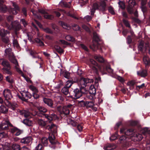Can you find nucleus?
<instances>
[{"mask_svg": "<svg viewBox=\"0 0 150 150\" xmlns=\"http://www.w3.org/2000/svg\"><path fill=\"white\" fill-rule=\"evenodd\" d=\"M94 58L99 62H105L104 65L103 67H101L98 66L97 63L94 60L92 59H90L89 66L94 72L97 73V68L96 67H97L103 74H106V71H108L110 73H112L113 72V70L109 66L107 65V64L105 62V60L102 57L99 55H96L94 56Z\"/></svg>", "mask_w": 150, "mask_h": 150, "instance_id": "obj_1", "label": "nucleus"}, {"mask_svg": "<svg viewBox=\"0 0 150 150\" xmlns=\"http://www.w3.org/2000/svg\"><path fill=\"white\" fill-rule=\"evenodd\" d=\"M37 108L39 111L40 113L37 112H35L34 113H33V112L31 113L28 111L25 110L20 111V113L21 115H23L25 117L30 116L31 115H37L38 116L41 117L43 116L44 115L45 116V115H47L44 114V113L46 112L47 111L46 108L40 106H37Z\"/></svg>", "mask_w": 150, "mask_h": 150, "instance_id": "obj_2", "label": "nucleus"}, {"mask_svg": "<svg viewBox=\"0 0 150 150\" xmlns=\"http://www.w3.org/2000/svg\"><path fill=\"white\" fill-rule=\"evenodd\" d=\"M6 55H7L9 60L15 65V67L17 72L21 73L22 71L20 69L18 62L14 56L13 53L11 51L10 48H7L5 50Z\"/></svg>", "mask_w": 150, "mask_h": 150, "instance_id": "obj_3", "label": "nucleus"}, {"mask_svg": "<svg viewBox=\"0 0 150 150\" xmlns=\"http://www.w3.org/2000/svg\"><path fill=\"white\" fill-rule=\"evenodd\" d=\"M45 117L47 118L48 120L45 121L41 119H39L38 120V123L39 125L41 127H44L45 126L47 127L49 122H50V121L52 120H55L57 119V117L54 114H52L49 116L48 115H45Z\"/></svg>", "mask_w": 150, "mask_h": 150, "instance_id": "obj_4", "label": "nucleus"}, {"mask_svg": "<svg viewBox=\"0 0 150 150\" xmlns=\"http://www.w3.org/2000/svg\"><path fill=\"white\" fill-rule=\"evenodd\" d=\"M133 130L132 129H129L127 130L124 128H123L120 129V132L121 133H124L125 135L127 136L131 135L130 137L134 136L138 139L139 140H142L143 137V136L142 135L139 134H135L133 135Z\"/></svg>", "mask_w": 150, "mask_h": 150, "instance_id": "obj_5", "label": "nucleus"}, {"mask_svg": "<svg viewBox=\"0 0 150 150\" xmlns=\"http://www.w3.org/2000/svg\"><path fill=\"white\" fill-rule=\"evenodd\" d=\"M106 4L105 1H101L100 3V6H99L97 3H94L93 4L92 7L91 12V15H93L96 9H99L102 11L105 10Z\"/></svg>", "mask_w": 150, "mask_h": 150, "instance_id": "obj_6", "label": "nucleus"}, {"mask_svg": "<svg viewBox=\"0 0 150 150\" xmlns=\"http://www.w3.org/2000/svg\"><path fill=\"white\" fill-rule=\"evenodd\" d=\"M92 79H89L87 78H82L80 79L79 82V85L80 88H83L85 87L89 83L93 82Z\"/></svg>", "mask_w": 150, "mask_h": 150, "instance_id": "obj_7", "label": "nucleus"}, {"mask_svg": "<svg viewBox=\"0 0 150 150\" xmlns=\"http://www.w3.org/2000/svg\"><path fill=\"white\" fill-rule=\"evenodd\" d=\"M1 64L4 67L2 68L4 71L10 75H12V72L10 70L11 67L8 62L6 60H4L2 62Z\"/></svg>", "mask_w": 150, "mask_h": 150, "instance_id": "obj_8", "label": "nucleus"}, {"mask_svg": "<svg viewBox=\"0 0 150 150\" xmlns=\"http://www.w3.org/2000/svg\"><path fill=\"white\" fill-rule=\"evenodd\" d=\"M11 26H9L8 24L6 23V26L9 30H12L13 28H14L18 30L21 28V25L19 22L17 21L11 23Z\"/></svg>", "mask_w": 150, "mask_h": 150, "instance_id": "obj_9", "label": "nucleus"}, {"mask_svg": "<svg viewBox=\"0 0 150 150\" xmlns=\"http://www.w3.org/2000/svg\"><path fill=\"white\" fill-rule=\"evenodd\" d=\"M12 4L14 8H9L8 9L9 11L11 13L16 15L17 14L18 11L19 10V8L17 4L14 2H13Z\"/></svg>", "mask_w": 150, "mask_h": 150, "instance_id": "obj_10", "label": "nucleus"}, {"mask_svg": "<svg viewBox=\"0 0 150 150\" xmlns=\"http://www.w3.org/2000/svg\"><path fill=\"white\" fill-rule=\"evenodd\" d=\"M12 126V125L8 120L3 121L0 125V129L2 130H6L8 129V126Z\"/></svg>", "mask_w": 150, "mask_h": 150, "instance_id": "obj_11", "label": "nucleus"}, {"mask_svg": "<svg viewBox=\"0 0 150 150\" xmlns=\"http://www.w3.org/2000/svg\"><path fill=\"white\" fill-rule=\"evenodd\" d=\"M81 89L76 88L74 90L73 95L75 99H78L82 96V92Z\"/></svg>", "mask_w": 150, "mask_h": 150, "instance_id": "obj_12", "label": "nucleus"}, {"mask_svg": "<svg viewBox=\"0 0 150 150\" xmlns=\"http://www.w3.org/2000/svg\"><path fill=\"white\" fill-rule=\"evenodd\" d=\"M3 94L6 99H10L12 98L11 92L8 89H6L4 91Z\"/></svg>", "mask_w": 150, "mask_h": 150, "instance_id": "obj_13", "label": "nucleus"}, {"mask_svg": "<svg viewBox=\"0 0 150 150\" xmlns=\"http://www.w3.org/2000/svg\"><path fill=\"white\" fill-rule=\"evenodd\" d=\"M140 132L142 134L145 138L150 136V129L149 130L147 128L145 127L142 129Z\"/></svg>", "mask_w": 150, "mask_h": 150, "instance_id": "obj_14", "label": "nucleus"}, {"mask_svg": "<svg viewBox=\"0 0 150 150\" xmlns=\"http://www.w3.org/2000/svg\"><path fill=\"white\" fill-rule=\"evenodd\" d=\"M46 128L49 131H51L52 132H53L54 133L56 132L55 130L57 129V127L54 124L50 123L49 124L48 123Z\"/></svg>", "mask_w": 150, "mask_h": 150, "instance_id": "obj_15", "label": "nucleus"}, {"mask_svg": "<svg viewBox=\"0 0 150 150\" xmlns=\"http://www.w3.org/2000/svg\"><path fill=\"white\" fill-rule=\"evenodd\" d=\"M32 138L31 137H28L23 138L21 141V142L24 144H28L31 142Z\"/></svg>", "mask_w": 150, "mask_h": 150, "instance_id": "obj_16", "label": "nucleus"}, {"mask_svg": "<svg viewBox=\"0 0 150 150\" xmlns=\"http://www.w3.org/2000/svg\"><path fill=\"white\" fill-rule=\"evenodd\" d=\"M23 99H22L23 100H27L30 98L31 97V94L29 92H26L23 93L22 94Z\"/></svg>", "mask_w": 150, "mask_h": 150, "instance_id": "obj_17", "label": "nucleus"}, {"mask_svg": "<svg viewBox=\"0 0 150 150\" xmlns=\"http://www.w3.org/2000/svg\"><path fill=\"white\" fill-rule=\"evenodd\" d=\"M43 100L44 103L50 107H52L53 105V102L51 99L47 98H44Z\"/></svg>", "mask_w": 150, "mask_h": 150, "instance_id": "obj_18", "label": "nucleus"}, {"mask_svg": "<svg viewBox=\"0 0 150 150\" xmlns=\"http://www.w3.org/2000/svg\"><path fill=\"white\" fill-rule=\"evenodd\" d=\"M71 3V2H69V3H67L66 2L63 1H62L59 3V6L62 7L69 8L70 7Z\"/></svg>", "mask_w": 150, "mask_h": 150, "instance_id": "obj_19", "label": "nucleus"}, {"mask_svg": "<svg viewBox=\"0 0 150 150\" xmlns=\"http://www.w3.org/2000/svg\"><path fill=\"white\" fill-rule=\"evenodd\" d=\"M89 93L92 95H95L96 92V89L93 85H91L89 90Z\"/></svg>", "mask_w": 150, "mask_h": 150, "instance_id": "obj_20", "label": "nucleus"}, {"mask_svg": "<svg viewBox=\"0 0 150 150\" xmlns=\"http://www.w3.org/2000/svg\"><path fill=\"white\" fill-rule=\"evenodd\" d=\"M23 122L27 126H31L33 125V122L31 120L29 119H25L23 121Z\"/></svg>", "mask_w": 150, "mask_h": 150, "instance_id": "obj_21", "label": "nucleus"}, {"mask_svg": "<svg viewBox=\"0 0 150 150\" xmlns=\"http://www.w3.org/2000/svg\"><path fill=\"white\" fill-rule=\"evenodd\" d=\"M93 39L96 42H98L101 40L100 38L96 32L93 33Z\"/></svg>", "mask_w": 150, "mask_h": 150, "instance_id": "obj_22", "label": "nucleus"}, {"mask_svg": "<svg viewBox=\"0 0 150 150\" xmlns=\"http://www.w3.org/2000/svg\"><path fill=\"white\" fill-rule=\"evenodd\" d=\"M115 147L113 146L112 145L108 144L104 146V149L105 150H112Z\"/></svg>", "mask_w": 150, "mask_h": 150, "instance_id": "obj_23", "label": "nucleus"}, {"mask_svg": "<svg viewBox=\"0 0 150 150\" xmlns=\"http://www.w3.org/2000/svg\"><path fill=\"white\" fill-rule=\"evenodd\" d=\"M59 23L64 28L67 30H69L70 29V26L66 23L62 21L59 22Z\"/></svg>", "mask_w": 150, "mask_h": 150, "instance_id": "obj_24", "label": "nucleus"}, {"mask_svg": "<svg viewBox=\"0 0 150 150\" xmlns=\"http://www.w3.org/2000/svg\"><path fill=\"white\" fill-rule=\"evenodd\" d=\"M18 106V105L16 103H10L9 104V108L13 110H16V108Z\"/></svg>", "mask_w": 150, "mask_h": 150, "instance_id": "obj_25", "label": "nucleus"}, {"mask_svg": "<svg viewBox=\"0 0 150 150\" xmlns=\"http://www.w3.org/2000/svg\"><path fill=\"white\" fill-rule=\"evenodd\" d=\"M8 108H6L5 106L1 105L0 106V112L3 113H5L7 112Z\"/></svg>", "mask_w": 150, "mask_h": 150, "instance_id": "obj_26", "label": "nucleus"}, {"mask_svg": "<svg viewBox=\"0 0 150 150\" xmlns=\"http://www.w3.org/2000/svg\"><path fill=\"white\" fill-rule=\"evenodd\" d=\"M12 148L13 150H21L20 145L16 143L12 145Z\"/></svg>", "mask_w": 150, "mask_h": 150, "instance_id": "obj_27", "label": "nucleus"}, {"mask_svg": "<svg viewBox=\"0 0 150 150\" xmlns=\"http://www.w3.org/2000/svg\"><path fill=\"white\" fill-rule=\"evenodd\" d=\"M56 43L57 44H58L59 45H69V44L63 40H60L58 41H57Z\"/></svg>", "mask_w": 150, "mask_h": 150, "instance_id": "obj_28", "label": "nucleus"}, {"mask_svg": "<svg viewBox=\"0 0 150 150\" xmlns=\"http://www.w3.org/2000/svg\"><path fill=\"white\" fill-rule=\"evenodd\" d=\"M3 2V0H0V3ZM6 8L5 5L0 3V11L4 12L6 11Z\"/></svg>", "mask_w": 150, "mask_h": 150, "instance_id": "obj_29", "label": "nucleus"}, {"mask_svg": "<svg viewBox=\"0 0 150 150\" xmlns=\"http://www.w3.org/2000/svg\"><path fill=\"white\" fill-rule=\"evenodd\" d=\"M49 140L50 142L52 144H54L55 143L54 140L55 137L53 134H49Z\"/></svg>", "mask_w": 150, "mask_h": 150, "instance_id": "obj_30", "label": "nucleus"}, {"mask_svg": "<svg viewBox=\"0 0 150 150\" xmlns=\"http://www.w3.org/2000/svg\"><path fill=\"white\" fill-rule=\"evenodd\" d=\"M60 11H62V12L64 13H66L67 15L71 17L74 18L78 19V18L76 17V16H75L74 14H70L69 12H67L65 10H63L60 9Z\"/></svg>", "mask_w": 150, "mask_h": 150, "instance_id": "obj_31", "label": "nucleus"}, {"mask_svg": "<svg viewBox=\"0 0 150 150\" xmlns=\"http://www.w3.org/2000/svg\"><path fill=\"white\" fill-rule=\"evenodd\" d=\"M143 61L146 65H148L149 64L150 61L149 57L147 56H144L143 59Z\"/></svg>", "mask_w": 150, "mask_h": 150, "instance_id": "obj_32", "label": "nucleus"}, {"mask_svg": "<svg viewBox=\"0 0 150 150\" xmlns=\"http://www.w3.org/2000/svg\"><path fill=\"white\" fill-rule=\"evenodd\" d=\"M63 82L61 81H59L58 82L55 83L56 85L55 88H59L63 85Z\"/></svg>", "mask_w": 150, "mask_h": 150, "instance_id": "obj_33", "label": "nucleus"}, {"mask_svg": "<svg viewBox=\"0 0 150 150\" xmlns=\"http://www.w3.org/2000/svg\"><path fill=\"white\" fill-rule=\"evenodd\" d=\"M41 142L44 146H47L48 144L47 139L45 137L42 138L41 139Z\"/></svg>", "mask_w": 150, "mask_h": 150, "instance_id": "obj_34", "label": "nucleus"}, {"mask_svg": "<svg viewBox=\"0 0 150 150\" xmlns=\"http://www.w3.org/2000/svg\"><path fill=\"white\" fill-rule=\"evenodd\" d=\"M61 91L62 93L65 95H67L69 93L68 88L66 86H64L62 88Z\"/></svg>", "mask_w": 150, "mask_h": 150, "instance_id": "obj_35", "label": "nucleus"}, {"mask_svg": "<svg viewBox=\"0 0 150 150\" xmlns=\"http://www.w3.org/2000/svg\"><path fill=\"white\" fill-rule=\"evenodd\" d=\"M29 88L33 92V93H38V92L37 88L33 85H30L29 86Z\"/></svg>", "mask_w": 150, "mask_h": 150, "instance_id": "obj_36", "label": "nucleus"}, {"mask_svg": "<svg viewBox=\"0 0 150 150\" xmlns=\"http://www.w3.org/2000/svg\"><path fill=\"white\" fill-rule=\"evenodd\" d=\"M9 33L8 32L7 30H5L4 29H1L0 30V35L1 37H3L5 35Z\"/></svg>", "mask_w": 150, "mask_h": 150, "instance_id": "obj_37", "label": "nucleus"}, {"mask_svg": "<svg viewBox=\"0 0 150 150\" xmlns=\"http://www.w3.org/2000/svg\"><path fill=\"white\" fill-rule=\"evenodd\" d=\"M135 4V1L134 0H129L128 1V6L133 7Z\"/></svg>", "mask_w": 150, "mask_h": 150, "instance_id": "obj_38", "label": "nucleus"}, {"mask_svg": "<svg viewBox=\"0 0 150 150\" xmlns=\"http://www.w3.org/2000/svg\"><path fill=\"white\" fill-rule=\"evenodd\" d=\"M137 74L141 75L143 77H145L146 76V70H143L141 72L137 71Z\"/></svg>", "mask_w": 150, "mask_h": 150, "instance_id": "obj_39", "label": "nucleus"}, {"mask_svg": "<svg viewBox=\"0 0 150 150\" xmlns=\"http://www.w3.org/2000/svg\"><path fill=\"white\" fill-rule=\"evenodd\" d=\"M66 39L68 41H74V38L70 35H67L65 37Z\"/></svg>", "mask_w": 150, "mask_h": 150, "instance_id": "obj_40", "label": "nucleus"}, {"mask_svg": "<svg viewBox=\"0 0 150 150\" xmlns=\"http://www.w3.org/2000/svg\"><path fill=\"white\" fill-rule=\"evenodd\" d=\"M74 82L73 81L68 80L65 86L68 88H69Z\"/></svg>", "mask_w": 150, "mask_h": 150, "instance_id": "obj_41", "label": "nucleus"}, {"mask_svg": "<svg viewBox=\"0 0 150 150\" xmlns=\"http://www.w3.org/2000/svg\"><path fill=\"white\" fill-rule=\"evenodd\" d=\"M19 73L21 74L22 75V76H23V77L26 80V81L29 83H32V81L30 80V79L28 77H26L23 74L22 72V71L21 73H19Z\"/></svg>", "mask_w": 150, "mask_h": 150, "instance_id": "obj_42", "label": "nucleus"}, {"mask_svg": "<svg viewBox=\"0 0 150 150\" xmlns=\"http://www.w3.org/2000/svg\"><path fill=\"white\" fill-rule=\"evenodd\" d=\"M44 17L47 19H52L53 18V16L52 15H49L47 13L44 16Z\"/></svg>", "mask_w": 150, "mask_h": 150, "instance_id": "obj_43", "label": "nucleus"}, {"mask_svg": "<svg viewBox=\"0 0 150 150\" xmlns=\"http://www.w3.org/2000/svg\"><path fill=\"white\" fill-rule=\"evenodd\" d=\"M63 113L66 115H67L69 113V111L68 108L64 107L62 110Z\"/></svg>", "mask_w": 150, "mask_h": 150, "instance_id": "obj_44", "label": "nucleus"}, {"mask_svg": "<svg viewBox=\"0 0 150 150\" xmlns=\"http://www.w3.org/2000/svg\"><path fill=\"white\" fill-rule=\"evenodd\" d=\"M35 41L36 42L38 43V44L39 46H44V43H43L38 38H35Z\"/></svg>", "mask_w": 150, "mask_h": 150, "instance_id": "obj_45", "label": "nucleus"}, {"mask_svg": "<svg viewBox=\"0 0 150 150\" xmlns=\"http://www.w3.org/2000/svg\"><path fill=\"white\" fill-rule=\"evenodd\" d=\"M43 30L46 33H48L52 34L53 33L52 31L50 28H43Z\"/></svg>", "mask_w": 150, "mask_h": 150, "instance_id": "obj_46", "label": "nucleus"}, {"mask_svg": "<svg viewBox=\"0 0 150 150\" xmlns=\"http://www.w3.org/2000/svg\"><path fill=\"white\" fill-rule=\"evenodd\" d=\"M6 80L9 83H13V81L12 78L10 76H7L6 77Z\"/></svg>", "mask_w": 150, "mask_h": 150, "instance_id": "obj_47", "label": "nucleus"}, {"mask_svg": "<svg viewBox=\"0 0 150 150\" xmlns=\"http://www.w3.org/2000/svg\"><path fill=\"white\" fill-rule=\"evenodd\" d=\"M13 44L14 47H18L19 46V44L17 41L15 39L13 40Z\"/></svg>", "mask_w": 150, "mask_h": 150, "instance_id": "obj_48", "label": "nucleus"}, {"mask_svg": "<svg viewBox=\"0 0 150 150\" xmlns=\"http://www.w3.org/2000/svg\"><path fill=\"white\" fill-rule=\"evenodd\" d=\"M63 76L66 78L69 79L70 77V74L67 71H64L63 73Z\"/></svg>", "mask_w": 150, "mask_h": 150, "instance_id": "obj_49", "label": "nucleus"}, {"mask_svg": "<svg viewBox=\"0 0 150 150\" xmlns=\"http://www.w3.org/2000/svg\"><path fill=\"white\" fill-rule=\"evenodd\" d=\"M119 7L122 9L125 8V6L124 3L122 1H120L118 2Z\"/></svg>", "mask_w": 150, "mask_h": 150, "instance_id": "obj_50", "label": "nucleus"}, {"mask_svg": "<svg viewBox=\"0 0 150 150\" xmlns=\"http://www.w3.org/2000/svg\"><path fill=\"white\" fill-rule=\"evenodd\" d=\"M108 11L111 14L114 15L115 14V12L113 9V8L111 6H109L108 8Z\"/></svg>", "mask_w": 150, "mask_h": 150, "instance_id": "obj_51", "label": "nucleus"}, {"mask_svg": "<svg viewBox=\"0 0 150 150\" xmlns=\"http://www.w3.org/2000/svg\"><path fill=\"white\" fill-rule=\"evenodd\" d=\"M129 137H126L125 135H123L120 137L119 141L120 143H122V142H124L125 140L127 139V138H129Z\"/></svg>", "mask_w": 150, "mask_h": 150, "instance_id": "obj_52", "label": "nucleus"}, {"mask_svg": "<svg viewBox=\"0 0 150 150\" xmlns=\"http://www.w3.org/2000/svg\"><path fill=\"white\" fill-rule=\"evenodd\" d=\"M117 134L116 133L115 134H113L110 137V140L111 141H112L116 139L117 138Z\"/></svg>", "mask_w": 150, "mask_h": 150, "instance_id": "obj_53", "label": "nucleus"}, {"mask_svg": "<svg viewBox=\"0 0 150 150\" xmlns=\"http://www.w3.org/2000/svg\"><path fill=\"white\" fill-rule=\"evenodd\" d=\"M73 29L74 30L77 31L80 29L79 27L76 24H74L72 25Z\"/></svg>", "mask_w": 150, "mask_h": 150, "instance_id": "obj_54", "label": "nucleus"}, {"mask_svg": "<svg viewBox=\"0 0 150 150\" xmlns=\"http://www.w3.org/2000/svg\"><path fill=\"white\" fill-rule=\"evenodd\" d=\"M55 50L60 53H62L63 52V50L62 47H55Z\"/></svg>", "mask_w": 150, "mask_h": 150, "instance_id": "obj_55", "label": "nucleus"}, {"mask_svg": "<svg viewBox=\"0 0 150 150\" xmlns=\"http://www.w3.org/2000/svg\"><path fill=\"white\" fill-rule=\"evenodd\" d=\"M42 145L41 144H39L36 147L35 150H42Z\"/></svg>", "mask_w": 150, "mask_h": 150, "instance_id": "obj_56", "label": "nucleus"}, {"mask_svg": "<svg viewBox=\"0 0 150 150\" xmlns=\"http://www.w3.org/2000/svg\"><path fill=\"white\" fill-rule=\"evenodd\" d=\"M2 40L4 42L6 43L8 42L9 39L7 37H4V36L2 37Z\"/></svg>", "mask_w": 150, "mask_h": 150, "instance_id": "obj_57", "label": "nucleus"}, {"mask_svg": "<svg viewBox=\"0 0 150 150\" xmlns=\"http://www.w3.org/2000/svg\"><path fill=\"white\" fill-rule=\"evenodd\" d=\"M115 78L121 82H123L124 81V79L122 77L119 76H116Z\"/></svg>", "mask_w": 150, "mask_h": 150, "instance_id": "obj_58", "label": "nucleus"}, {"mask_svg": "<svg viewBox=\"0 0 150 150\" xmlns=\"http://www.w3.org/2000/svg\"><path fill=\"white\" fill-rule=\"evenodd\" d=\"M55 99H57V101L59 102L63 100V98L61 96H59L55 97Z\"/></svg>", "mask_w": 150, "mask_h": 150, "instance_id": "obj_59", "label": "nucleus"}, {"mask_svg": "<svg viewBox=\"0 0 150 150\" xmlns=\"http://www.w3.org/2000/svg\"><path fill=\"white\" fill-rule=\"evenodd\" d=\"M130 123L132 126H135L137 125L138 122L136 121L132 120L130 122Z\"/></svg>", "mask_w": 150, "mask_h": 150, "instance_id": "obj_60", "label": "nucleus"}, {"mask_svg": "<svg viewBox=\"0 0 150 150\" xmlns=\"http://www.w3.org/2000/svg\"><path fill=\"white\" fill-rule=\"evenodd\" d=\"M37 36L41 40H44L43 38V35L42 34L40 33L39 32H38L37 33Z\"/></svg>", "mask_w": 150, "mask_h": 150, "instance_id": "obj_61", "label": "nucleus"}, {"mask_svg": "<svg viewBox=\"0 0 150 150\" xmlns=\"http://www.w3.org/2000/svg\"><path fill=\"white\" fill-rule=\"evenodd\" d=\"M82 28L85 30L87 32H90V30L88 27L86 25H82Z\"/></svg>", "mask_w": 150, "mask_h": 150, "instance_id": "obj_62", "label": "nucleus"}, {"mask_svg": "<svg viewBox=\"0 0 150 150\" xmlns=\"http://www.w3.org/2000/svg\"><path fill=\"white\" fill-rule=\"evenodd\" d=\"M13 17L11 16H9L7 17V21L9 22H11L13 20Z\"/></svg>", "mask_w": 150, "mask_h": 150, "instance_id": "obj_63", "label": "nucleus"}, {"mask_svg": "<svg viewBox=\"0 0 150 150\" xmlns=\"http://www.w3.org/2000/svg\"><path fill=\"white\" fill-rule=\"evenodd\" d=\"M141 8L142 11L144 13L145 12L147 11V8L144 6H142Z\"/></svg>", "mask_w": 150, "mask_h": 150, "instance_id": "obj_64", "label": "nucleus"}]
</instances>
